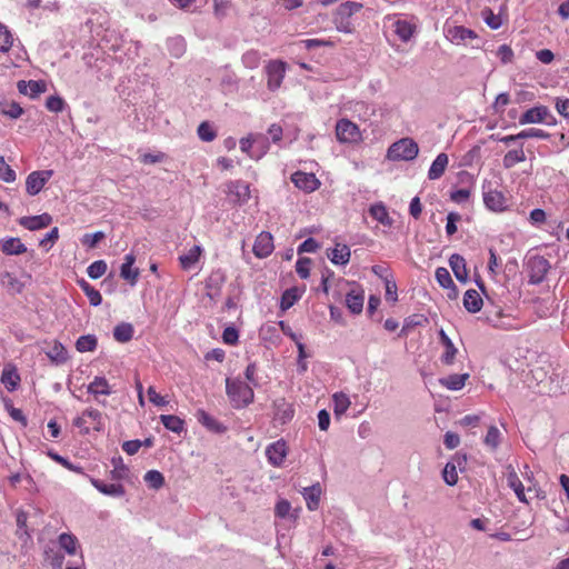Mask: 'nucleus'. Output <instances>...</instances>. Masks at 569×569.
Here are the masks:
<instances>
[{
  "instance_id": "obj_1",
  "label": "nucleus",
  "mask_w": 569,
  "mask_h": 569,
  "mask_svg": "<svg viewBox=\"0 0 569 569\" xmlns=\"http://www.w3.org/2000/svg\"><path fill=\"white\" fill-rule=\"evenodd\" d=\"M226 392L234 408L247 407L253 401L254 397L252 388L238 379H226Z\"/></svg>"
},
{
  "instance_id": "obj_2",
  "label": "nucleus",
  "mask_w": 569,
  "mask_h": 569,
  "mask_svg": "<svg viewBox=\"0 0 569 569\" xmlns=\"http://www.w3.org/2000/svg\"><path fill=\"white\" fill-rule=\"evenodd\" d=\"M418 153V143L411 138H402L388 148L387 159L390 161H412Z\"/></svg>"
},
{
  "instance_id": "obj_3",
  "label": "nucleus",
  "mask_w": 569,
  "mask_h": 569,
  "mask_svg": "<svg viewBox=\"0 0 569 569\" xmlns=\"http://www.w3.org/2000/svg\"><path fill=\"white\" fill-rule=\"evenodd\" d=\"M361 8L362 4L355 1H346L341 3L333 17V22L337 30L345 33H352L355 28L350 18L352 14L360 11Z\"/></svg>"
},
{
  "instance_id": "obj_4",
  "label": "nucleus",
  "mask_w": 569,
  "mask_h": 569,
  "mask_svg": "<svg viewBox=\"0 0 569 569\" xmlns=\"http://www.w3.org/2000/svg\"><path fill=\"white\" fill-rule=\"evenodd\" d=\"M551 266L549 261L541 256H532L527 261V270L530 284L541 283Z\"/></svg>"
},
{
  "instance_id": "obj_5",
  "label": "nucleus",
  "mask_w": 569,
  "mask_h": 569,
  "mask_svg": "<svg viewBox=\"0 0 569 569\" xmlns=\"http://www.w3.org/2000/svg\"><path fill=\"white\" fill-rule=\"evenodd\" d=\"M519 123L522 126L529 123H546L552 126L556 123V119L546 106H537L523 112L519 119Z\"/></svg>"
},
{
  "instance_id": "obj_6",
  "label": "nucleus",
  "mask_w": 569,
  "mask_h": 569,
  "mask_svg": "<svg viewBox=\"0 0 569 569\" xmlns=\"http://www.w3.org/2000/svg\"><path fill=\"white\" fill-rule=\"evenodd\" d=\"M336 137L339 142L355 143L361 139L359 127L348 119H340L336 124Z\"/></svg>"
},
{
  "instance_id": "obj_7",
  "label": "nucleus",
  "mask_w": 569,
  "mask_h": 569,
  "mask_svg": "<svg viewBox=\"0 0 569 569\" xmlns=\"http://www.w3.org/2000/svg\"><path fill=\"white\" fill-rule=\"evenodd\" d=\"M267 73V87L271 91H276L280 88L284 74H286V63L280 60H272L266 67Z\"/></svg>"
},
{
  "instance_id": "obj_8",
  "label": "nucleus",
  "mask_w": 569,
  "mask_h": 569,
  "mask_svg": "<svg viewBox=\"0 0 569 569\" xmlns=\"http://www.w3.org/2000/svg\"><path fill=\"white\" fill-rule=\"evenodd\" d=\"M53 171L52 170H40V171H32L28 174L26 179V191L30 196L38 194L44 184L50 180L52 177Z\"/></svg>"
},
{
  "instance_id": "obj_9",
  "label": "nucleus",
  "mask_w": 569,
  "mask_h": 569,
  "mask_svg": "<svg viewBox=\"0 0 569 569\" xmlns=\"http://www.w3.org/2000/svg\"><path fill=\"white\" fill-rule=\"evenodd\" d=\"M288 456V447L283 439H279L266 448V457L272 467H281Z\"/></svg>"
},
{
  "instance_id": "obj_10",
  "label": "nucleus",
  "mask_w": 569,
  "mask_h": 569,
  "mask_svg": "<svg viewBox=\"0 0 569 569\" xmlns=\"http://www.w3.org/2000/svg\"><path fill=\"white\" fill-rule=\"evenodd\" d=\"M445 37L453 44H462L469 39H476L477 34L473 30L462 26H453L445 28Z\"/></svg>"
},
{
  "instance_id": "obj_11",
  "label": "nucleus",
  "mask_w": 569,
  "mask_h": 569,
  "mask_svg": "<svg viewBox=\"0 0 569 569\" xmlns=\"http://www.w3.org/2000/svg\"><path fill=\"white\" fill-rule=\"evenodd\" d=\"M18 91L31 99L38 98L47 91V82L43 80H20L17 83Z\"/></svg>"
},
{
  "instance_id": "obj_12",
  "label": "nucleus",
  "mask_w": 569,
  "mask_h": 569,
  "mask_svg": "<svg viewBox=\"0 0 569 569\" xmlns=\"http://www.w3.org/2000/svg\"><path fill=\"white\" fill-rule=\"evenodd\" d=\"M273 238L271 233L269 232H261L256 238L254 244H253V253L258 258H266L271 254L273 251Z\"/></svg>"
},
{
  "instance_id": "obj_13",
  "label": "nucleus",
  "mask_w": 569,
  "mask_h": 569,
  "mask_svg": "<svg viewBox=\"0 0 569 569\" xmlns=\"http://www.w3.org/2000/svg\"><path fill=\"white\" fill-rule=\"evenodd\" d=\"M291 180L297 188L307 192H312L317 190L320 186L319 180L316 178L313 173L298 171L292 174Z\"/></svg>"
},
{
  "instance_id": "obj_14",
  "label": "nucleus",
  "mask_w": 569,
  "mask_h": 569,
  "mask_svg": "<svg viewBox=\"0 0 569 569\" xmlns=\"http://www.w3.org/2000/svg\"><path fill=\"white\" fill-rule=\"evenodd\" d=\"M301 495L303 496V498L306 500L307 508L310 511H315L318 509L319 503H320V497L322 495L321 485L319 482H317L310 487H306L302 489Z\"/></svg>"
},
{
  "instance_id": "obj_15",
  "label": "nucleus",
  "mask_w": 569,
  "mask_h": 569,
  "mask_svg": "<svg viewBox=\"0 0 569 569\" xmlns=\"http://www.w3.org/2000/svg\"><path fill=\"white\" fill-rule=\"evenodd\" d=\"M51 221L52 218L50 214L42 213L39 216L22 217L20 218L19 223L26 229L33 231L48 227Z\"/></svg>"
},
{
  "instance_id": "obj_16",
  "label": "nucleus",
  "mask_w": 569,
  "mask_h": 569,
  "mask_svg": "<svg viewBox=\"0 0 569 569\" xmlns=\"http://www.w3.org/2000/svg\"><path fill=\"white\" fill-rule=\"evenodd\" d=\"M134 261L136 257L132 253H128L124 256V261L120 268L121 278L129 281L132 286L136 284L139 277V270L133 268Z\"/></svg>"
},
{
  "instance_id": "obj_17",
  "label": "nucleus",
  "mask_w": 569,
  "mask_h": 569,
  "mask_svg": "<svg viewBox=\"0 0 569 569\" xmlns=\"http://www.w3.org/2000/svg\"><path fill=\"white\" fill-rule=\"evenodd\" d=\"M228 192L230 196L234 197V200L239 203H244L250 198V188L244 181H231L228 183Z\"/></svg>"
},
{
  "instance_id": "obj_18",
  "label": "nucleus",
  "mask_w": 569,
  "mask_h": 569,
  "mask_svg": "<svg viewBox=\"0 0 569 569\" xmlns=\"http://www.w3.org/2000/svg\"><path fill=\"white\" fill-rule=\"evenodd\" d=\"M483 202L486 207L492 211H503L507 207L505 196L498 190L485 192Z\"/></svg>"
},
{
  "instance_id": "obj_19",
  "label": "nucleus",
  "mask_w": 569,
  "mask_h": 569,
  "mask_svg": "<svg viewBox=\"0 0 569 569\" xmlns=\"http://www.w3.org/2000/svg\"><path fill=\"white\" fill-rule=\"evenodd\" d=\"M274 417L281 423L290 421L293 417L295 410L292 405L287 402L284 398H278L273 401Z\"/></svg>"
},
{
  "instance_id": "obj_20",
  "label": "nucleus",
  "mask_w": 569,
  "mask_h": 569,
  "mask_svg": "<svg viewBox=\"0 0 569 569\" xmlns=\"http://www.w3.org/2000/svg\"><path fill=\"white\" fill-rule=\"evenodd\" d=\"M91 485L101 493L110 497H122L124 495V488L120 483H103L102 481L89 477Z\"/></svg>"
},
{
  "instance_id": "obj_21",
  "label": "nucleus",
  "mask_w": 569,
  "mask_h": 569,
  "mask_svg": "<svg viewBox=\"0 0 569 569\" xmlns=\"http://www.w3.org/2000/svg\"><path fill=\"white\" fill-rule=\"evenodd\" d=\"M449 264L452 269V272L458 281L467 282L468 280V271L466 267V260L462 256L458 253H453L449 258Z\"/></svg>"
},
{
  "instance_id": "obj_22",
  "label": "nucleus",
  "mask_w": 569,
  "mask_h": 569,
  "mask_svg": "<svg viewBox=\"0 0 569 569\" xmlns=\"http://www.w3.org/2000/svg\"><path fill=\"white\" fill-rule=\"evenodd\" d=\"M196 417L202 426L212 432L222 433L227 430V428L221 422H219L202 409L197 411Z\"/></svg>"
},
{
  "instance_id": "obj_23",
  "label": "nucleus",
  "mask_w": 569,
  "mask_h": 569,
  "mask_svg": "<svg viewBox=\"0 0 569 569\" xmlns=\"http://www.w3.org/2000/svg\"><path fill=\"white\" fill-rule=\"evenodd\" d=\"M439 338L440 342L445 347V352L441 356V361L445 365H452L458 350L455 347L452 340L447 336L445 330L441 329L439 331Z\"/></svg>"
},
{
  "instance_id": "obj_24",
  "label": "nucleus",
  "mask_w": 569,
  "mask_h": 569,
  "mask_svg": "<svg viewBox=\"0 0 569 569\" xmlns=\"http://www.w3.org/2000/svg\"><path fill=\"white\" fill-rule=\"evenodd\" d=\"M369 214L385 227L393 224V219L389 216L387 207L382 202L373 203L369 208Z\"/></svg>"
},
{
  "instance_id": "obj_25",
  "label": "nucleus",
  "mask_w": 569,
  "mask_h": 569,
  "mask_svg": "<svg viewBox=\"0 0 569 569\" xmlns=\"http://www.w3.org/2000/svg\"><path fill=\"white\" fill-rule=\"evenodd\" d=\"M449 163V158L446 153L441 152L439 153L436 159L432 161L429 171H428V178L430 180H437L439 179L446 171Z\"/></svg>"
},
{
  "instance_id": "obj_26",
  "label": "nucleus",
  "mask_w": 569,
  "mask_h": 569,
  "mask_svg": "<svg viewBox=\"0 0 569 569\" xmlns=\"http://www.w3.org/2000/svg\"><path fill=\"white\" fill-rule=\"evenodd\" d=\"M365 296L362 290L352 289L347 293L346 306L350 312L358 315L362 311Z\"/></svg>"
},
{
  "instance_id": "obj_27",
  "label": "nucleus",
  "mask_w": 569,
  "mask_h": 569,
  "mask_svg": "<svg viewBox=\"0 0 569 569\" xmlns=\"http://www.w3.org/2000/svg\"><path fill=\"white\" fill-rule=\"evenodd\" d=\"M87 390L90 395H93L96 398L98 396H110L112 393L111 387L108 380L104 377H94L93 381H91Z\"/></svg>"
},
{
  "instance_id": "obj_28",
  "label": "nucleus",
  "mask_w": 569,
  "mask_h": 569,
  "mask_svg": "<svg viewBox=\"0 0 569 569\" xmlns=\"http://www.w3.org/2000/svg\"><path fill=\"white\" fill-rule=\"evenodd\" d=\"M1 382L9 391H13L17 389L20 382V376L16 369V367L11 365H7L1 373Z\"/></svg>"
},
{
  "instance_id": "obj_29",
  "label": "nucleus",
  "mask_w": 569,
  "mask_h": 569,
  "mask_svg": "<svg viewBox=\"0 0 569 569\" xmlns=\"http://www.w3.org/2000/svg\"><path fill=\"white\" fill-rule=\"evenodd\" d=\"M58 543L68 555L73 556L80 548L78 538L69 532H62L58 537Z\"/></svg>"
},
{
  "instance_id": "obj_30",
  "label": "nucleus",
  "mask_w": 569,
  "mask_h": 569,
  "mask_svg": "<svg viewBox=\"0 0 569 569\" xmlns=\"http://www.w3.org/2000/svg\"><path fill=\"white\" fill-rule=\"evenodd\" d=\"M482 305V299L477 290L469 289L466 291L463 296V306L469 312L476 313L480 311Z\"/></svg>"
},
{
  "instance_id": "obj_31",
  "label": "nucleus",
  "mask_w": 569,
  "mask_h": 569,
  "mask_svg": "<svg viewBox=\"0 0 569 569\" xmlns=\"http://www.w3.org/2000/svg\"><path fill=\"white\" fill-rule=\"evenodd\" d=\"M202 253V248L200 246H193L186 252L179 257V261L181 268L184 270L191 269L199 260Z\"/></svg>"
},
{
  "instance_id": "obj_32",
  "label": "nucleus",
  "mask_w": 569,
  "mask_h": 569,
  "mask_svg": "<svg viewBox=\"0 0 569 569\" xmlns=\"http://www.w3.org/2000/svg\"><path fill=\"white\" fill-rule=\"evenodd\" d=\"M393 31L399 37L400 40L407 42L412 37L416 31L415 24L407 20H397L393 23Z\"/></svg>"
},
{
  "instance_id": "obj_33",
  "label": "nucleus",
  "mask_w": 569,
  "mask_h": 569,
  "mask_svg": "<svg viewBox=\"0 0 569 569\" xmlns=\"http://www.w3.org/2000/svg\"><path fill=\"white\" fill-rule=\"evenodd\" d=\"M469 378L468 373H453L439 380L440 385L449 390H460L463 388L466 380Z\"/></svg>"
},
{
  "instance_id": "obj_34",
  "label": "nucleus",
  "mask_w": 569,
  "mask_h": 569,
  "mask_svg": "<svg viewBox=\"0 0 569 569\" xmlns=\"http://www.w3.org/2000/svg\"><path fill=\"white\" fill-rule=\"evenodd\" d=\"M350 249L347 244L338 243L328 257L335 264H347L350 260Z\"/></svg>"
},
{
  "instance_id": "obj_35",
  "label": "nucleus",
  "mask_w": 569,
  "mask_h": 569,
  "mask_svg": "<svg viewBox=\"0 0 569 569\" xmlns=\"http://www.w3.org/2000/svg\"><path fill=\"white\" fill-rule=\"evenodd\" d=\"M333 413L336 417L343 416L349 409L351 401L348 395L345 392H336L332 396Z\"/></svg>"
},
{
  "instance_id": "obj_36",
  "label": "nucleus",
  "mask_w": 569,
  "mask_h": 569,
  "mask_svg": "<svg viewBox=\"0 0 569 569\" xmlns=\"http://www.w3.org/2000/svg\"><path fill=\"white\" fill-rule=\"evenodd\" d=\"M301 298V291L293 287L287 289L280 300V308L286 311L290 309Z\"/></svg>"
},
{
  "instance_id": "obj_37",
  "label": "nucleus",
  "mask_w": 569,
  "mask_h": 569,
  "mask_svg": "<svg viewBox=\"0 0 569 569\" xmlns=\"http://www.w3.org/2000/svg\"><path fill=\"white\" fill-rule=\"evenodd\" d=\"M525 160H526V154L522 149V146H520V148H518V149L508 151L502 159V163L506 169H510L513 166H516L517 163L523 162Z\"/></svg>"
},
{
  "instance_id": "obj_38",
  "label": "nucleus",
  "mask_w": 569,
  "mask_h": 569,
  "mask_svg": "<svg viewBox=\"0 0 569 569\" xmlns=\"http://www.w3.org/2000/svg\"><path fill=\"white\" fill-rule=\"evenodd\" d=\"M1 249L7 254H21L27 251L19 238H9L2 242Z\"/></svg>"
},
{
  "instance_id": "obj_39",
  "label": "nucleus",
  "mask_w": 569,
  "mask_h": 569,
  "mask_svg": "<svg viewBox=\"0 0 569 569\" xmlns=\"http://www.w3.org/2000/svg\"><path fill=\"white\" fill-rule=\"evenodd\" d=\"M133 327L130 323L122 322L113 329V337L118 342H128L132 339Z\"/></svg>"
},
{
  "instance_id": "obj_40",
  "label": "nucleus",
  "mask_w": 569,
  "mask_h": 569,
  "mask_svg": "<svg viewBox=\"0 0 569 569\" xmlns=\"http://www.w3.org/2000/svg\"><path fill=\"white\" fill-rule=\"evenodd\" d=\"M507 480H508V486L510 488H512L517 498L521 502L528 503V500H527V497L525 493V487H523L522 482L520 481L519 477L517 476V473L510 472Z\"/></svg>"
},
{
  "instance_id": "obj_41",
  "label": "nucleus",
  "mask_w": 569,
  "mask_h": 569,
  "mask_svg": "<svg viewBox=\"0 0 569 569\" xmlns=\"http://www.w3.org/2000/svg\"><path fill=\"white\" fill-rule=\"evenodd\" d=\"M167 48L171 56L180 58L186 51V41L182 37H172L167 40Z\"/></svg>"
},
{
  "instance_id": "obj_42",
  "label": "nucleus",
  "mask_w": 569,
  "mask_h": 569,
  "mask_svg": "<svg viewBox=\"0 0 569 569\" xmlns=\"http://www.w3.org/2000/svg\"><path fill=\"white\" fill-rule=\"evenodd\" d=\"M160 420L162 425L170 431L180 433L183 430V420L173 415H161Z\"/></svg>"
},
{
  "instance_id": "obj_43",
  "label": "nucleus",
  "mask_w": 569,
  "mask_h": 569,
  "mask_svg": "<svg viewBox=\"0 0 569 569\" xmlns=\"http://www.w3.org/2000/svg\"><path fill=\"white\" fill-rule=\"evenodd\" d=\"M435 277L439 286L445 289H452L456 292V286L447 268L438 267L436 269Z\"/></svg>"
},
{
  "instance_id": "obj_44",
  "label": "nucleus",
  "mask_w": 569,
  "mask_h": 569,
  "mask_svg": "<svg viewBox=\"0 0 569 569\" xmlns=\"http://www.w3.org/2000/svg\"><path fill=\"white\" fill-rule=\"evenodd\" d=\"M98 345L97 338L93 335H86L78 338L76 348L79 352H88L96 350Z\"/></svg>"
},
{
  "instance_id": "obj_45",
  "label": "nucleus",
  "mask_w": 569,
  "mask_h": 569,
  "mask_svg": "<svg viewBox=\"0 0 569 569\" xmlns=\"http://www.w3.org/2000/svg\"><path fill=\"white\" fill-rule=\"evenodd\" d=\"M111 463L113 466V470L111 471L112 479L121 480L128 477L129 469L123 463V460L120 456L113 457Z\"/></svg>"
},
{
  "instance_id": "obj_46",
  "label": "nucleus",
  "mask_w": 569,
  "mask_h": 569,
  "mask_svg": "<svg viewBox=\"0 0 569 569\" xmlns=\"http://www.w3.org/2000/svg\"><path fill=\"white\" fill-rule=\"evenodd\" d=\"M79 284L92 306L97 307L102 302L101 293L90 283H88L86 280H81L79 281Z\"/></svg>"
},
{
  "instance_id": "obj_47",
  "label": "nucleus",
  "mask_w": 569,
  "mask_h": 569,
  "mask_svg": "<svg viewBox=\"0 0 569 569\" xmlns=\"http://www.w3.org/2000/svg\"><path fill=\"white\" fill-rule=\"evenodd\" d=\"M500 441H501L500 430L496 426H490L487 431V435L485 437V440H483L485 445L489 449L496 450L499 447Z\"/></svg>"
},
{
  "instance_id": "obj_48",
  "label": "nucleus",
  "mask_w": 569,
  "mask_h": 569,
  "mask_svg": "<svg viewBox=\"0 0 569 569\" xmlns=\"http://www.w3.org/2000/svg\"><path fill=\"white\" fill-rule=\"evenodd\" d=\"M198 136L202 141L211 142L217 137V131L208 121H203L198 127Z\"/></svg>"
},
{
  "instance_id": "obj_49",
  "label": "nucleus",
  "mask_w": 569,
  "mask_h": 569,
  "mask_svg": "<svg viewBox=\"0 0 569 569\" xmlns=\"http://www.w3.org/2000/svg\"><path fill=\"white\" fill-rule=\"evenodd\" d=\"M143 479L148 486L153 489H159L164 483L163 475L157 470L147 471Z\"/></svg>"
},
{
  "instance_id": "obj_50",
  "label": "nucleus",
  "mask_w": 569,
  "mask_h": 569,
  "mask_svg": "<svg viewBox=\"0 0 569 569\" xmlns=\"http://www.w3.org/2000/svg\"><path fill=\"white\" fill-rule=\"evenodd\" d=\"M84 416L87 420L89 419L93 423V430L102 431L103 430V419L102 413L93 408H88L84 411Z\"/></svg>"
},
{
  "instance_id": "obj_51",
  "label": "nucleus",
  "mask_w": 569,
  "mask_h": 569,
  "mask_svg": "<svg viewBox=\"0 0 569 569\" xmlns=\"http://www.w3.org/2000/svg\"><path fill=\"white\" fill-rule=\"evenodd\" d=\"M13 43V38L11 32L8 30L7 26L0 23V52H8Z\"/></svg>"
},
{
  "instance_id": "obj_52",
  "label": "nucleus",
  "mask_w": 569,
  "mask_h": 569,
  "mask_svg": "<svg viewBox=\"0 0 569 569\" xmlns=\"http://www.w3.org/2000/svg\"><path fill=\"white\" fill-rule=\"evenodd\" d=\"M481 16L487 26L490 27L492 30L499 29L502 24L500 16L495 14L493 11L489 8L483 9L481 11Z\"/></svg>"
},
{
  "instance_id": "obj_53",
  "label": "nucleus",
  "mask_w": 569,
  "mask_h": 569,
  "mask_svg": "<svg viewBox=\"0 0 569 569\" xmlns=\"http://www.w3.org/2000/svg\"><path fill=\"white\" fill-rule=\"evenodd\" d=\"M2 113L11 119H18L23 114V109L18 102L10 101L2 104Z\"/></svg>"
},
{
  "instance_id": "obj_54",
  "label": "nucleus",
  "mask_w": 569,
  "mask_h": 569,
  "mask_svg": "<svg viewBox=\"0 0 569 569\" xmlns=\"http://www.w3.org/2000/svg\"><path fill=\"white\" fill-rule=\"evenodd\" d=\"M47 356L56 362H64L67 360V351L64 347L59 342L53 343V346L47 352Z\"/></svg>"
},
{
  "instance_id": "obj_55",
  "label": "nucleus",
  "mask_w": 569,
  "mask_h": 569,
  "mask_svg": "<svg viewBox=\"0 0 569 569\" xmlns=\"http://www.w3.org/2000/svg\"><path fill=\"white\" fill-rule=\"evenodd\" d=\"M2 284L12 290L13 292H21L23 284L10 272H4L1 274Z\"/></svg>"
},
{
  "instance_id": "obj_56",
  "label": "nucleus",
  "mask_w": 569,
  "mask_h": 569,
  "mask_svg": "<svg viewBox=\"0 0 569 569\" xmlns=\"http://www.w3.org/2000/svg\"><path fill=\"white\" fill-rule=\"evenodd\" d=\"M106 271L107 263L103 260H97L92 262L87 269L88 276L91 279H99L106 273Z\"/></svg>"
},
{
  "instance_id": "obj_57",
  "label": "nucleus",
  "mask_w": 569,
  "mask_h": 569,
  "mask_svg": "<svg viewBox=\"0 0 569 569\" xmlns=\"http://www.w3.org/2000/svg\"><path fill=\"white\" fill-rule=\"evenodd\" d=\"M550 137V134L541 129H538V128H529V129H525L522 131H520L519 133H517V138H520V140L522 139H530V138H536V139H548Z\"/></svg>"
},
{
  "instance_id": "obj_58",
  "label": "nucleus",
  "mask_w": 569,
  "mask_h": 569,
  "mask_svg": "<svg viewBox=\"0 0 569 569\" xmlns=\"http://www.w3.org/2000/svg\"><path fill=\"white\" fill-rule=\"evenodd\" d=\"M443 480L449 486H455L458 482L457 466L453 462H448L442 472Z\"/></svg>"
},
{
  "instance_id": "obj_59",
  "label": "nucleus",
  "mask_w": 569,
  "mask_h": 569,
  "mask_svg": "<svg viewBox=\"0 0 569 569\" xmlns=\"http://www.w3.org/2000/svg\"><path fill=\"white\" fill-rule=\"evenodd\" d=\"M261 57L258 51L250 50L243 53L242 63L248 69H256L260 63Z\"/></svg>"
},
{
  "instance_id": "obj_60",
  "label": "nucleus",
  "mask_w": 569,
  "mask_h": 569,
  "mask_svg": "<svg viewBox=\"0 0 569 569\" xmlns=\"http://www.w3.org/2000/svg\"><path fill=\"white\" fill-rule=\"evenodd\" d=\"M264 138L262 134L249 136L247 138H242L240 140V149L242 152L249 153V150L253 147V144L261 143L263 144Z\"/></svg>"
},
{
  "instance_id": "obj_61",
  "label": "nucleus",
  "mask_w": 569,
  "mask_h": 569,
  "mask_svg": "<svg viewBox=\"0 0 569 569\" xmlns=\"http://www.w3.org/2000/svg\"><path fill=\"white\" fill-rule=\"evenodd\" d=\"M66 107V101L60 96H50L46 101V108L51 112H61Z\"/></svg>"
},
{
  "instance_id": "obj_62",
  "label": "nucleus",
  "mask_w": 569,
  "mask_h": 569,
  "mask_svg": "<svg viewBox=\"0 0 569 569\" xmlns=\"http://www.w3.org/2000/svg\"><path fill=\"white\" fill-rule=\"evenodd\" d=\"M104 238V233L102 231H97L94 233H86L81 238V243L89 249L94 248L102 239Z\"/></svg>"
},
{
  "instance_id": "obj_63",
  "label": "nucleus",
  "mask_w": 569,
  "mask_h": 569,
  "mask_svg": "<svg viewBox=\"0 0 569 569\" xmlns=\"http://www.w3.org/2000/svg\"><path fill=\"white\" fill-rule=\"evenodd\" d=\"M48 456H49L52 460L57 461L58 463L62 465L64 468H67V469H69V470H71V471H73V472H78V473H81V472H82V468H81V467H79V466H74V465H73V463H71L68 459H66L64 457H62V456H60V455H58V453H56V452L50 451V452L48 453Z\"/></svg>"
},
{
  "instance_id": "obj_64",
  "label": "nucleus",
  "mask_w": 569,
  "mask_h": 569,
  "mask_svg": "<svg viewBox=\"0 0 569 569\" xmlns=\"http://www.w3.org/2000/svg\"><path fill=\"white\" fill-rule=\"evenodd\" d=\"M556 110L557 112L569 119V99L567 98H557L556 100Z\"/></svg>"
}]
</instances>
